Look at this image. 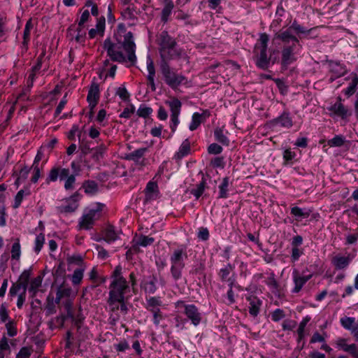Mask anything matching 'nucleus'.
<instances>
[{
    "label": "nucleus",
    "mask_w": 358,
    "mask_h": 358,
    "mask_svg": "<svg viewBox=\"0 0 358 358\" xmlns=\"http://www.w3.org/2000/svg\"><path fill=\"white\" fill-rule=\"evenodd\" d=\"M190 152V143L187 139L185 140L181 144L178 152L176 153V157L181 159L189 154Z\"/></svg>",
    "instance_id": "ea45409f"
},
{
    "label": "nucleus",
    "mask_w": 358,
    "mask_h": 358,
    "mask_svg": "<svg viewBox=\"0 0 358 358\" xmlns=\"http://www.w3.org/2000/svg\"><path fill=\"white\" fill-rule=\"evenodd\" d=\"M122 270V266L118 265L113 271L111 275L112 281L109 287V295L122 298L124 297L125 293L129 290L128 282L123 277Z\"/></svg>",
    "instance_id": "20e7f679"
},
{
    "label": "nucleus",
    "mask_w": 358,
    "mask_h": 358,
    "mask_svg": "<svg viewBox=\"0 0 358 358\" xmlns=\"http://www.w3.org/2000/svg\"><path fill=\"white\" fill-rule=\"evenodd\" d=\"M162 5L163 9L161 13V20L164 23H166L169 20V17L171 15L172 10L174 8V3L172 0H160Z\"/></svg>",
    "instance_id": "6ab92c4d"
},
{
    "label": "nucleus",
    "mask_w": 358,
    "mask_h": 358,
    "mask_svg": "<svg viewBox=\"0 0 358 358\" xmlns=\"http://www.w3.org/2000/svg\"><path fill=\"white\" fill-rule=\"evenodd\" d=\"M329 68L331 72L334 75V78H331V80L333 81L336 78H339L344 76L347 70L345 66L337 62H330Z\"/></svg>",
    "instance_id": "aec40b11"
},
{
    "label": "nucleus",
    "mask_w": 358,
    "mask_h": 358,
    "mask_svg": "<svg viewBox=\"0 0 358 358\" xmlns=\"http://www.w3.org/2000/svg\"><path fill=\"white\" fill-rule=\"evenodd\" d=\"M311 213L312 210L308 208H301L297 206H294L291 208V214L297 220L308 217Z\"/></svg>",
    "instance_id": "b1692460"
},
{
    "label": "nucleus",
    "mask_w": 358,
    "mask_h": 358,
    "mask_svg": "<svg viewBox=\"0 0 358 358\" xmlns=\"http://www.w3.org/2000/svg\"><path fill=\"white\" fill-rule=\"evenodd\" d=\"M151 313L152 314V321L155 326H159L161 321L165 319V315L160 310L151 312Z\"/></svg>",
    "instance_id": "864d4df0"
},
{
    "label": "nucleus",
    "mask_w": 358,
    "mask_h": 358,
    "mask_svg": "<svg viewBox=\"0 0 358 358\" xmlns=\"http://www.w3.org/2000/svg\"><path fill=\"white\" fill-rule=\"evenodd\" d=\"M159 51V53L169 48L176 46V42L175 40L169 35L168 32L163 31L159 34L158 38Z\"/></svg>",
    "instance_id": "2eb2a0df"
},
{
    "label": "nucleus",
    "mask_w": 358,
    "mask_h": 358,
    "mask_svg": "<svg viewBox=\"0 0 358 358\" xmlns=\"http://www.w3.org/2000/svg\"><path fill=\"white\" fill-rule=\"evenodd\" d=\"M327 337V334L326 332H323L322 334L318 331H315L310 340V343H325V339Z\"/></svg>",
    "instance_id": "49530a36"
},
{
    "label": "nucleus",
    "mask_w": 358,
    "mask_h": 358,
    "mask_svg": "<svg viewBox=\"0 0 358 358\" xmlns=\"http://www.w3.org/2000/svg\"><path fill=\"white\" fill-rule=\"evenodd\" d=\"M352 261L350 256L344 257L341 255H336L331 259V264L337 270H343L346 268Z\"/></svg>",
    "instance_id": "f3484780"
},
{
    "label": "nucleus",
    "mask_w": 358,
    "mask_h": 358,
    "mask_svg": "<svg viewBox=\"0 0 358 358\" xmlns=\"http://www.w3.org/2000/svg\"><path fill=\"white\" fill-rule=\"evenodd\" d=\"M100 96L99 86L96 83H92L87 96V101H99Z\"/></svg>",
    "instance_id": "7c9ffc66"
},
{
    "label": "nucleus",
    "mask_w": 358,
    "mask_h": 358,
    "mask_svg": "<svg viewBox=\"0 0 358 358\" xmlns=\"http://www.w3.org/2000/svg\"><path fill=\"white\" fill-rule=\"evenodd\" d=\"M285 316L284 311L281 309H276L271 315L273 321L278 322Z\"/></svg>",
    "instance_id": "774afa93"
},
{
    "label": "nucleus",
    "mask_w": 358,
    "mask_h": 358,
    "mask_svg": "<svg viewBox=\"0 0 358 358\" xmlns=\"http://www.w3.org/2000/svg\"><path fill=\"white\" fill-rule=\"evenodd\" d=\"M106 150L107 147L103 143H101L98 146L93 148L92 149V159L95 162H99L103 158Z\"/></svg>",
    "instance_id": "bb28decb"
},
{
    "label": "nucleus",
    "mask_w": 358,
    "mask_h": 358,
    "mask_svg": "<svg viewBox=\"0 0 358 358\" xmlns=\"http://www.w3.org/2000/svg\"><path fill=\"white\" fill-rule=\"evenodd\" d=\"M266 283L268 286H269L271 288L272 291L274 293L278 291L279 285L276 280L275 279V275L273 273H271L269 277L267 278Z\"/></svg>",
    "instance_id": "de8ad7c7"
},
{
    "label": "nucleus",
    "mask_w": 358,
    "mask_h": 358,
    "mask_svg": "<svg viewBox=\"0 0 358 358\" xmlns=\"http://www.w3.org/2000/svg\"><path fill=\"white\" fill-rule=\"evenodd\" d=\"M29 194H30V191L29 189L20 190L17 193V194L15 197V202L13 204V208H17L20 206L24 197L25 196H29Z\"/></svg>",
    "instance_id": "79ce46f5"
},
{
    "label": "nucleus",
    "mask_w": 358,
    "mask_h": 358,
    "mask_svg": "<svg viewBox=\"0 0 358 358\" xmlns=\"http://www.w3.org/2000/svg\"><path fill=\"white\" fill-rule=\"evenodd\" d=\"M214 136L215 140L222 145H228L229 144V140L222 128L217 127L215 129Z\"/></svg>",
    "instance_id": "f704fd0d"
},
{
    "label": "nucleus",
    "mask_w": 358,
    "mask_h": 358,
    "mask_svg": "<svg viewBox=\"0 0 358 358\" xmlns=\"http://www.w3.org/2000/svg\"><path fill=\"white\" fill-rule=\"evenodd\" d=\"M121 45L127 53L128 60L131 63H134L136 61L135 55L136 45L134 41L133 34L131 31L125 34L124 41Z\"/></svg>",
    "instance_id": "9b49d317"
},
{
    "label": "nucleus",
    "mask_w": 358,
    "mask_h": 358,
    "mask_svg": "<svg viewBox=\"0 0 358 358\" xmlns=\"http://www.w3.org/2000/svg\"><path fill=\"white\" fill-rule=\"evenodd\" d=\"M84 268H76L72 275L71 280L73 285H79L83 278Z\"/></svg>",
    "instance_id": "a18cd8bd"
},
{
    "label": "nucleus",
    "mask_w": 358,
    "mask_h": 358,
    "mask_svg": "<svg viewBox=\"0 0 358 358\" xmlns=\"http://www.w3.org/2000/svg\"><path fill=\"white\" fill-rule=\"evenodd\" d=\"M76 31L77 34L75 36L76 41L79 43H84L86 32L83 30V27L78 25Z\"/></svg>",
    "instance_id": "4d7b16f0"
},
{
    "label": "nucleus",
    "mask_w": 358,
    "mask_h": 358,
    "mask_svg": "<svg viewBox=\"0 0 358 358\" xmlns=\"http://www.w3.org/2000/svg\"><path fill=\"white\" fill-rule=\"evenodd\" d=\"M279 31H289L292 36H296L294 33L304 34L306 33L307 31L303 27L301 26L296 21H294V22L292 24L290 27L285 29H280Z\"/></svg>",
    "instance_id": "2f4dec72"
},
{
    "label": "nucleus",
    "mask_w": 358,
    "mask_h": 358,
    "mask_svg": "<svg viewBox=\"0 0 358 358\" xmlns=\"http://www.w3.org/2000/svg\"><path fill=\"white\" fill-rule=\"evenodd\" d=\"M159 68L165 83L172 89L177 88L185 80V76L176 73L169 63L160 62Z\"/></svg>",
    "instance_id": "39448f33"
},
{
    "label": "nucleus",
    "mask_w": 358,
    "mask_h": 358,
    "mask_svg": "<svg viewBox=\"0 0 358 358\" xmlns=\"http://www.w3.org/2000/svg\"><path fill=\"white\" fill-rule=\"evenodd\" d=\"M201 175V181L196 185V187L191 190V194L198 199L203 193L206 187V179L202 171L199 172Z\"/></svg>",
    "instance_id": "a878e982"
},
{
    "label": "nucleus",
    "mask_w": 358,
    "mask_h": 358,
    "mask_svg": "<svg viewBox=\"0 0 358 358\" xmlns=\"http://www.w3.org/2000/svg\"><path fill=\"white\" fill-rule=\"evenodd\" d=\"M341 325L346 329L351 331L358 324L355 322L354 317H345L341 319Z\"/></svg>",
    "instance_id": "c03bdc74"
},
{
    "label": "nucleus",
    "mask_w": 358,
    "mask_h": 358,
    "mask_svg": "<svg viewBox=\"0 0 358 358\" xmlns=\"http://www.w3.org/2000/svg\"><path fill=\"white\" fill-rule=\"evenodd\" d=\"M206 117L207 115L206 112L203 113H194L192 115V122L189 127V130H196L199 126L205 121Z\"/></svg>",
    "instance_id": "5701e85b"
},
{
    "label": "nucleus",
    "mask_w": 358,
    "mask_h": 358,
    "mask_svg": "<svg viewBox=\"0 0 358 358\" xmlns=\"http://www.w3.org/2000/svg\"><path fill=\"white\" fill-rule=\"evenodd\" d=\"M165 103L169 107L171 111V129L172 132H175L179 124L178 116L180 113L182 103L177 98H171L169 100H166Z\"/></svg>",
    "instance_id": "1a4fd4ad"
},
{
    "label": "nucleus",
    "mask_w": 358,
    "mask_h": 358,
    "mask_svg": "<svg viewBox=\"0 0 358 358\" xmlns=\"http://www.w3.org/2000/svg\"><path fill=\"white\" fill-rule=\"evenodd\" d=\"M31 275V269H26L24 270L19 277L18 280L17 281L21 285H22V289L27 290L28 287V283L29 281V278Z\"/></svg>",
    "instance_id": "473e14b6"
},
{
    "label": "nucleus",
    "mask_w": 358,
    "mask_h": 358,
    "mask_svg": "<svg viewBox=\"0 0 358 358\" xmlns=\"http://www.w3.org/2000/svg\"><path fill=\"white\" fill-rule=\"evenodd\" d=\"M7 334L9 336H15L17 334V329L13 321H9L6 324Z\"/></svg>",
    "instance_id": "052dcab7"
},
{
    "label": "nucleus",
    "mask_w": 358,
    "mask_h": 358,
    "mask_svg": "<svg viewBox=\"0 0 358 358\" xmlns=\"http://www.w3.org/2000/svg\"><path fill=\"white\" fill-rule=\"evenodd\" d=\"M21 255V246L20 244V240L16 239L15 242L12 245L11 248V258L12 259L19 260Z\"/></svg>",
    "instance_id": "37998d69"
},
{
    "label": "nucleus",
    "mask_w": 358,
    "mask_h": 358,
    "mask_svg": "<svg viewBox=\"0 0 358 358\" xmlns=\"http://www.w3.org/2000/svg\"><path fill=\"white\" fill-rule=\"evenodd\" d=\"M0 319L2 322H5L8 319V311L6 303L0 306Z\"/></svg>",
    "instance_id": "bf43d9fd"
},
{
    "label": "nucleus",
    "mask_w": 358,
    "mask_h": 358,
    "mask_svg": "<svg viewBox=\"0 0 358 358\" xmlns=\"http://www.w3.org/2000/svg\"><path fill=\"white\" fill-rule=\"evenodd\" d=\"M70 175V171L69 169L62 167H54L52 168L48 174L47 178L48 182H55L57 178L60 180H66Z\"/></svg>",
    "instance_id": "ddd939ff"
},
{
    "label": "nucleus",
    "mask_w": 358,
    "mask_h": 358,
    "mask_svg": "<svg viewBox=\"0 0 358 358\" xmlns=\"http://www.w3.org/2000/svg\"><path fill=\"white\" fill-rule=\"evenodd\" d=\"M103 46L107 52V55L111 59V60L120 63H122L126 61V57L121 51V44L113 43L110 38H106L103 42Z\"/></svg>",
    "instance_id": "0eeeda50"
},
{
    "label": "nucleus",
    "mask_w": 358,
    "mask_h": 358,
    "mask_svg": "<svg viewBox=\"0 0 358 358\" xmlns=\"http://www.w3.org/2000/svg\"><path fill=\"white\" fill-rule=\"evenodd\" d=\"M309 318L306 317L305 319H303L302 320V322H301L300 324H299V327L297 329V334H298V336H299V338L298 340L299 341H301L303 337H304V330H305V327L308 323V322L309 321Z\"/></svg>",
    "instance_id": "13d9d810"
},
{
    "label": "nucleus",
    "mask_w": 358,
    "mask_h": 358,
    "mask_svg": "<svg viewBox=\"0 0 358 358\" xmlns=\"http://www.w3.org/2000/svg\"><path fill=\"white\" fill-rule=\"evenodd\" d=\"M273 40H279L283 44L280 64L283 69H287L297 59L296 55L302 48L299 40L296 36H292L289 31L276 32Z\"/></svg>",
    "instance_id": "f257e3e1"
},
{
    "label": "nucleus",
    "mask_w": 358,
    "mask_h": 358,
    "mask_svg": "<svg viewBox=\"0 0 358 358\" xmlns=\"http://www.w3.org/2000/svg\"><path fill=\"white\" fill-rule=\"evenodd\" d=\"M341 100L339 97L335 103L328 108V110L331 112V116H337L346 120L352 115V112L341 103Z\"/></svg>",
    "instance_id": "f8f14e48"
},
{
    "label": "nucleus",
    "mask_w": 358,
    "mask_h": 358,
    "mask_svg": "<svg viewBox=\"0 0 358 358\" xmlns=\"http://www.w3.org/2000/svg\"><path fill=\"white\" fill-rule=\"evenodd\" d=\"M155 241V239L152 237H149L146 236H141L136 241V245L133 246V249L134 250H137L138 246L147 247L148 245H152Z\"/></svg>",
    "instance_id": "4c0bfd02"
},
{
    "label": "nucleus",
    "mask_w": 358,
    "mask_h": 358,
    "mask_svg": "<svg viewBox=\"0 0 358 358\" xmlns=\"http://www.w3.org/2000/svg\"><path fill=\"white\" fill-rule=\"evenodd\" d=\"M229 185V178L225 177L222 179L221 184L219 185V196L220 199H225L228 196V187Z\"/></svg>",
    "instance_id": "c9c22d12"
},
{
    "label": "nucleus",
    "mask_w": 358,
    "mask_h": 358,
    "mask_svg": "<svg viewBox=\"0 0 358 358\" xmlns=\"http://www.w3.org/2000/svg\"><path fill=\"white\" fill-rule=\"evenodd\" d=\"M43 281V276L38 275L34 278L30 283L29 287V292L32 294V296H34L38 292V288L41 287Z\"/></svg>",
    "instance_id": "58836bf2"
},
{
    "label": "nucleus",
    "mask_w": 358,
    "mask_h": 358,
    "mask_svg": "<svg viewBox=\"0 0 358 358\" xmlns=\"http://www.w3.org/2000/svg\"><path fill=\"white\" fill-rule=\"evenodd\" d=\"M159 54L161 57L160 62L169 63V61L173 59L182 58L187 60V59L185 53L183 52L180 49L178 48L176 46H173L164 51H162Z\"/></svg>",
    "instance_id": "9d476101"
},
{
    "label": "nucleus",
    "mask_w": 358,
    "mask_h": 358,
    "mask_svg": "<svg viewBox=\"0 0 358 358\" xmlns=\"http://www.w3.org/2000/svg\"><path fill=\"white\" fill-rule=\"evenodd\" d=\"M147 69L148 71L147 79L149 82V85L151 87L152 91L154 92L156 90V86L155 83V69L154 66V62L150 57H148L147 58Z\"/></svg>",
    "instance_id": "412c9836"
},
{
    "label": "nucleus",
    "mask_w": 358,
    "mask_h": 358,
    "mask_svg": "<svg viewBox=\"0 0 358 358\" xmlns=\"http://www.w3.org/2000/svg\"><path fill=\"white\" fill-rule=\"evenodd\" d=\"M45 241V236L43 234H39L36 237L35 240V248L34 250L36 252L38 253L41 248H43V243Z\"/></svg>",
    "instance_id": "6e6d98bb"
},
{
    "label": "nucleus",
    "mask_w": 358,
    "mask_h": 358,
    "mask_svg": "<svg viewBox=\"0 0 358 358\" xmlns=\"http://www.w3.org/2000/svg\"><path fill=\"white\" fill-rule=\"evenodd\" d=\"M76 183V175L71 174L65 180L64 189L66 190H73Z\"/></svg>",
    "instance_id": "5fc2aeb1"
},
{
    "label": "nucleus",
    "mask_w": 358,
    "mask_h": 358,
    "mask_svg": "<svg viewBox=\"0 0 358 358\" xmlns=\"http://www.w3.org/2000/svg\"><path fill=\"white\" fill-rule=\"evenodd\" d=\"M115 348L117 352H124L129 349V344L125 340L121 341L119 343L115 344Z\"/></svg>",
    "instance_id": "69168bd1"
},
{
    "label": "nucleus",
    "mask_w": 358,
    "mask_h": 358,
    "mask_svg": "<svg viewBox=\"0 0 358 358\" xmlns=\"http://www.w3.org/2000/svg\"><path fill=\"white\" fill-rule=\"evenodd\" d=\"M234 266L228 264L225 267L221 268L219 271V277L222 282H227L229 287H234L235 279L229 277L230 273L233 271Z\"/></svg>",
    "instance_id": "a211bd4d"
},
{
    "label": "nucleus",
    "mask_w": 358,
    "mask_h": 358,
    "mask_svg": "<svg viewBox=\"0 0 358 358\" xmlns=\"http://www.w3.org/2000/svg\"><path fill=\"white\" fill-rule=\"evenodd\" d=\"M103 205L97 203L95 208H93L84 214L79 222L81 229H90L92 227L94 222L100 217V212L102 210Z\"/></svg>",
    "instance_id": "6e6552de"
},
{
    "label": "nucleus",
    "mask_w": 358,
    "mask_h": 358,
    "mask_svg": "<svg viewBox=\"0 0 358 358\" xmlns=\"http://www.w3.org/2000/svg\"><path fill=\"white\" fill-rule=\"evenodd\" d=\"M345 143V138L341 135H337L328 141V145L331 147H341Z\"/></svg>",
    "instance_id": "09e8293b"
},
{
    "label": "nucleus",
    "mask_w": 358,
    "mask_h": 358,
    "mask_svg": "<svg viewBox=\"0 0 358 358\" xmlns=\"http://www.w3.org/2000/svg\"><path fill=\"white\" fill-rule=\"evenodd\" d=\"M152 113V109L150 107L141 105L137 110V115L143 118L148 117Z\"/></svg>",
    "instance_id": "3c124183"
},
{
    "label": "nucleus",
    "mask_w": 358,
    "mask_h": 358,
    "mask_svg": "<svg viewBox=\"0 0 358 358\" xmlns=\"http://www.w3.org/2000/svg\"><path fill=\"white\" fill-rule=\"evenodd\" d=\"M157 278L155 275H152L150 280L145 282L143 289L146 293L154 294L157 291Z\"/></svg>",
    "instance_id": "72a5a7b5"
},
{
    "label": "nucleus",
    "mask_w": 358,
    "mask_h": 358,
    "mask_svg": "<svg viewBox=\"0 0 358 358\" xmlns=\"http://www.w3.org/2000/svg\"><path fill=\"white\" fill-rule=\"evenodd\" d=\"M157 193V185L155 182L150 181L148 182L145 189V200L149 201L155 199V194Z\"/></svg>",
    "instance_id": "c85d7f7f"
},
{
    "label": "nucleus",
    "mask_w": 358,
    "mask_h": 358,
    "mask_svg": "<svg viewBox=\"0 0 358 358\" xmlns=\"http://www.w3.org/2000/svg\"><path fill=\"white\" fill-rule=\"evenodd\" d=\"M292 278L294 283L292 292L298 293L301 290L303 286L312 278V275H302L297 269H294Z\"/></svg>",
    "instance_id": "4468645a"
},
{
    "label": "nucleus",
    "mask_w": 358,
    "mask_h": 358,
    "mask_svg": "<svg viewBox=\"0 0 358 358\" xmlns=\"http://www.w3.org/2000/svg\"><path fill=\"white\" fill-rule=\"evenodd\" d=\"M268 36L266 33L260 34L258 42L255 45L254 59L256 66L262 70H266L270 66V63L274 64L277 61V57H272L271 55L268 57L267 55Z\"/></svg>",
    "instance_id": "f03ea898"
},
{
    "label": "nucleus",
    "mask_w": 358,
    "mask_h": 358,
    "mask_svg": "<svg viewBox=\"0 0 358 358\" xmlns=\"http://www.w3.org/2000/svg\"><path fill=\"white\" fill-rule=\"evenodd\" d=\"M249 301V313L253 317L257 316L259 313V307L262 305V301L258 298L254 296H250L247 298Z\"/></svg>",
    "instance_id": "4be33fe9"
},
{
    "label": "nucleus",
    "mask_w": 358,
    "mask_h": 358,
    "mask_svg": "<svg viewBox=\"0 0 358 358\" xmlns=\"http://www.w3.org/2000/svg\"><path fill=\"white\" fill-rule=\"evenodd\" d=\"M83 187L85 193L90 194H94L98 191V185L94 180H87L83 184Z\"/></svg>",
    "instance_id": "e433bc0d"
},
{
    "label": "nucleus",
    "mask_w": 358,
    "mask_h": 358,
    "mask_svg": "<svg viewBox=\"0 0 358 358\" xmlns=\"http://www.w3.org/2000/svg\"><path fill=\"white\" fill-rule=\"evenodd\" d=\"M21 289H22V285H21L20 283L17 282L13 283L10 289L9 295L11 297L15 296Z\"/></svg>",
    "instance_id": "338daca9"
},
{
    "label": "nucleus",
    "mask_w": 358,
    "mask_h": 358,
    "mask_svg": "<svg viewBox=\"0 0 358 358\" xmlns=\"http://www.w3.org/2000/svg\"><path fill=\"white\" fill-rule=\"evenodd\" d=\"M148 149L147 148H138L129 154H127L124 159L129 161H133L136 164L144 166L145 159H141L143 157V156L148 152Z\"/></svg>",
    "instance_id": "dca6fc26"
},
{
    "label": "nucleus",
    "mask_w": 358,
    "mask_h": 358,
    "mask_svg": "<svg viewBox=\"0 0 358 358\" xmlns=\"http://www.w3.org/2000/svg\"><path fill=\"white\" fill-rule=\"evenodd\" d=\"M78 208V204L76 202L62 206L60 207V211L64 213H72L74 212Z\"/></svg>",
    "instance_id": "e2e57ef3"
},
{
    "label": "nucleus",
    "mask_w": 358,
    "mask_h": 358,
    "mask_svg": "<svg viewBox=\"0 0 358 358\" xmlns=\"http://www.w3.org/2000/svg\"><path fill=\"white\" fill-rule=\"evenodd\" d=\"M115 94L117 95L122 101H127L129 100L130 94L124 87H119L116 89Z\"/></svg>",
    "instance_id": "8fccbe9b"
},
{
    "label": "nucleus",
    "mask_w": 358,
    "mask_h": 358,
    "mask_svg": "<svg viewBox=\"0 0 358 358\" xmlns=\"http://www.w3.org/2000/svg\"><path fill=\"white\" fill-rule=\"evenodd\" d=\"M120 302H122V298H119L117 296H114L112 295H109L108 299L107 300V303L111 310V311L115 312L119 310L120 308Z\"/></svg>",
    "instance_id": "a19ab883"
},
{
    "label": "nucleus",
    "mask_w": 358,
    "mask_h": 358,
    "mask_svg": "<svg viewBox=\"0 0 358 358\" xmlns=\"http://www.w3.org/2000/svg\"><path fill=\"white\" fill-rule=\"evenodd\" d=\"M357 85H358V76H355V77H353L350 85L346 89L345 94L348 96L353 94L356 91Z\"/></svg>",
    "instance_id": "603ef678"
},
{
    "label": "nucleus",
    "mask_w": 358,
    "mask_h": 358,
    "mask_svg": "<svg viewBox=\"0 0 358 358\" xmlns=\"http://www.w3.org/2000/svg\"><path fill=\"white\" fill-rule=\"evenodd\" d=\"M187 246L181 245L170 254L171 275L174 281L181 279L182 270L185 266V260L187 259Z\"/></svg>",
    "instance_id": "7ed1b4c3"
},
{
    "label": "nucleus",
    "mask_w": 358,
    "mask_h": 358,
    "mask_svg": "<svg viewBox=\"0 0 358 358\" xmlns=\"http://www.w3.org/2000/svg\"><path fill=\"white\" fill-rule=\"evenodd\" d=\"M146 302L147 304L145 306V308L150 313L157 310H160L159 307L162 304L160 298L156 296L146 298Z\"/></svg>",
    "instance_id": "393cba45"
},
{
    "label": "nucleus",
    "mask_w": 358,
    "mask_h": 358,
    "mask_svg": "<svg viewBox=\"0 0 358 358\" xmlns=\"http://www.w3.org/2000/svg\"><path fill=\"white\" fill-rule=\"evenodd\" d=\"M276 124L289 128L292 126V120L288 113H283L280 116L274 120Z\"/></svg>",
    "instance_id": "c756f323"
},
{
    "label": "nucleus",
    "mask_w": 358,
    "mask_h": 358,
    "mask_svg": "<svg viewBox=\"0 0 358 358\" xmlns=\"http://www.w3.org/2000/svg\"><path fill=\"white\" fill-rule=\"evenodd\" d=\"M222 151V148L217 143H212L208 148L209 154L218 155Z\"/></svg>",
    "instance_id": "0e129e2a"
},
{
    "label": "nucleus",
    "mask_w": 358,
    "mask_h": 358,
    "mask_svg": "<svg viewBox=\"0 0 358 358\" xmlns=\"http://www.w3.org/2000/svg\"><path fill=\"white\" fill-rule=\"evenodd\" d=\"M176 307L179 309H183V313L191 321L192 324L197 326L200 324L202 315L195 305L186 304L183 301H178L176 303Z\"/></svg>",
    "instance_id": "423d86ee"
},
{
    "label": "nucleus",
    "mask_w": 358,
    "mask_h": 358,
    "mask_svg": "<svg viewBox=\"0 0 358 358\" xmlns=\"http://www.w3.org/2000/svg\"><path fill=\"white\" fill-rule=\"evenodd\" d=\"M135 112V107L133 104H130L129 107L124 109L123 112L120 115V117L130 118L131 115Z\"/></svg>",
    "instance_id": "680f3d73"
},
{
    "label": "nucleus",
    "mask_w": 358,
    "mask_h": 358,
    "mask_svg": "<svg viewBox=\"0 0 358 358\" xmlns=\"http://www.w3.org/2000/svg\"><path fill=\"white\" fill-rule=\"evenodd\" d=\"M119 238L117 233L115 230V227L112 225H108L104 231L103 240L107 243L114 242Z\"/></svg>",
    "instance_id": "cd10ccee"
}]
</instances>
